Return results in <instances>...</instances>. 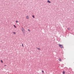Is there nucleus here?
Instances as JSON below:
<instances>
[{"label":"nucleus","instance_id":"obj_1","mask_svg":"<svg viewBox=\"0 0 74 74\" xmlns=\"http://www.w3.org/2000/svg\"><path fill=\"white\" fill-rule=\"evenodd\" d=\"M22 32H23V34L24 35H25V29H24V28H23L22 27Z\"/></svg>","mask_w":74,"mask_h":74},{"label":"nucleus","instance_id":"obj_2","mask_svg":"<svg viewBox=\"0 0 74 74\" xmlns=\"http://www.w3.org/2000/svg\"><path fill=\"white\" fill-rule=\"evenodd\" d=\"M59 47H60V48H63V46L62 45H60V44H59Z\"/></svg>","mask_w":74,"mask_h":74},{"label":"nucleus","instance_id":"obj_3","mask_svg":"<svg viewBox=\"0 0 74 74\" xmlns=\"http://www.w3.org/2000/svg\"><path fill=\"white\" fill-rule=\"evenodd\" d=\"M47 2L48 3H51V1L48 0L47 1Z\"/></svg>","mask_w":74,"mask_h":74},{"label":"nucleus","instance_id":"obj_4","mask_svg":"<svg viewBox=\"0 0 74 74\" xmlns=\"http://www.w3.org/2000/svg\"><path fill=\"white\" fill-rule=\"evenodd\" d=\"M26 19H29V16H26Z\"/></svg>","mask_w":74,"mask_h":74},{"label":"nucleus","instance_id":"obj_5","mask_svg":"<svg viewBox=\"0 0 74 74\" xmlns=\"http://www.w3.org/2000/svg\"><path fill=\"white\" fill-rule=\"evenodd\" d=\"M13 26L15 28H16V26H15V25H14Z\"/></svg>","mask_w":74,"mask_h":74},{"label":"nucleus","instance_id":"obj_6","mask_svg":"<svg viewBox=\"0 0 74 74\" xmlns=\"http://www.w3.org/2000/svg\"><path fill=\"white\" fill-rule=\"evenodd\" d=\"M65 74V72H64V71H63V74Z\"/></svg>","mask_w":74,"mask_h":74},{"label":"nucleus","instance_id":"obj_7","mask_svg":"<svg viewBox=\"0 0 74 74\" xmlns=\"http://www.w3.org/2000/svg\"><path fill=\"white\" fill-rule=\"evenodd\" d=\"M13 33L14 34H16V33H15V32H13Z\"/></svg>","mask_w":74,"mask_h":74},{"label":"nucleus","instance_id":"obj_8","mask_svg":"<svg viewBox=\"0 0 74 74\" xmlns=\"http://www.w3.org/2000/svg\"><path fill=\"white\" fill-rule=\"evenodd\" d=\"M59 61H60V62H61V59H60V58H59Z\"/></svg>","mask_w":74,"mask_h":74},{"label":"nucleus","instance_id":"obj_9","mask_svg":"<svg viewBox=\"0 0 74 74\" xmlns=\"http://www.w3.org/2000/svg\"><path fill=\"white\" fill-rule=\"evenodd\" d=\"M16 23H18V21H16Z\"/></svg>","mask_w":74,"mask_h":74},{"label":"nucleus","instance_id":"obj_10","mask_svg":"<svg viewBox=\"0 0 74 74\" xmlns=\"http://www.w3.org/2000/svg\"><path fill=\"white\" fill-rule=\"evenodd\" d=\"M32 17L33 18H35L34 16V15H32Z\"/></svg>","mask_w":74,"mask_h":74},{"label":"nucleus","instance_id":"obj_11","mask_svg":"<svg viewBox=\"0 0 74 74\" xmlns=\"http://www.w3.org/2000/svg\"><path fill=\"white\" fill-rule=\"evenodd\" d=\"M1 63H3V61H2V60H1Z\"/></svg>","mask_w":74,"mask_h":74},{"label":"nucleus","instance_id":"obj_12","mask_svg":"<svg viewBox=\"0 0 74 74\" xmlns=\"http://www.w3.org/2000/svg\"><path fill=\"white\" fill-rule=\"evenodd\" d=\"M38 48V49L39 50H40V48Z\"/></svg>","mask_w":74,"mask_h":74},{"label":"nucleus","instance_id":"obj_13","mask_svg":"<svg viewBox=\"0 0 74 74\" xmlns=\"http://www.w3.org/2000/svg\"><path fill=\"white\" fill-rule=\"evenodd\" d=\"M22 46L23 47H24V46H23V44H22Z\"/></svg>","mask_w":74,"mask_h":74},{"label":"nucleus","instance_id":"obj_14","mask_svg":"<svg viewBox=\"0 0 74 74\" xmlns=\"http://www.w3.org/2000/svg\"><path fill=\"white\" fill-rule=\"evenodd\" d=\"M28 31H29V32H30V30L29 29H28Z\"/></svg>","mask_w":74,"mask_h":74},{"label":"nucleus","instance_id":"obj_15","mask_svg":"<svg viewBox=\"0 0 74 74\" xmlns=\"http://www.w3.org/2000/svg\"><path fill=\"white\" fill-rule=\"evenodd\" d=\"M42 71V73H44V71Z\"/></svg>","mask_w":74,"mask_h":74},{"label":"nucleus","instance_id":"obj_16","mask_svg":"<svg viewBox=\"0 0 74 74\" xmlns=\"http://www.w3.org/2000/svg\"><path fill=\"white\" fill-rule=\"evenodd\" d=\"M4 66H7V65H4Z\"/></svg>","mask_w":74,"mask_h":74},{"label":"nucleus","instance_id":"obj_17","mask_svg":"<svg viewBox=\"0 0 74 74\" xmlns=\"http://www.w3.org/2000/svg\"><path fill=\"white\" fill-rule=\"evenodd\" d=\"M68 30H69V28H68Z\"/></svg>","mask_w":74,"mask_h":74}]
</instances>
